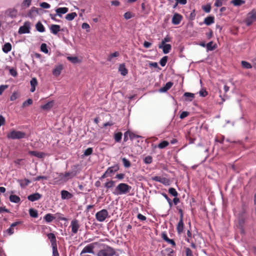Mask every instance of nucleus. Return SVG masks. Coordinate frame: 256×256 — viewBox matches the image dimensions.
Here are the masks:
<instances>
[{"label":"nucleus","instance_id":"37998d69","mask_svg":"<svg viewBox=\"0 0 256 256\" xmlns=\"http://www.w3.org/2000/svg\"><path fill=\"white\" fill-rule=\"evenodd\" d=\"M114 184L115 182L114 181L110 180L104 184V187L107 188H110L114 186Z\"/></svg>","mask_w":256,"mask_h":256},{"label":"nucleus","instance_id":"473e14b6","mask_svg":"<svg viewBox=\"0 0 256 256\" xmlns=\"http://www.w3.org/2000/svg\"><path fill=\"white\" fill-rule=\"evenodd\" d=\"M19 182L22 188H24L25 186H28L31 182L30 180L27 178L20 180Z\"/></svg>","mask_w":256,"mask_h":256},{"label":"nucleus","instance_id":"4be33fe9","mask_svg":"<svg viewBox=\"0 0 256 256\" xmlns=\"http://www.w3.org/2000/svg\"><path fill=\"white\" fill-rule=\"evenodd\" d=\"M184 224L183 222V220H180L177 226H176V230L178 234H181L184 230Z\"/></svg>","mask_w":256,"mask_h":256},{"label":"nucleus","instance_id":"9d476101","mask_svg":"<svg viewBox=\"0 0 256 256\" xmlns=\"http://www.w3.org/2000/svg\"><path fill=\"white\" fill-rule=\"evenodd\" d=\"M182 18V16L181 14L178 13H174L172 18V22L175 25L178 24L180 22Z\"/></svg>","mask_w":256,"mask_h":256},{"label":"nucleus","instance_id":"4d7b16f0","mask_svg":"<svg viewBox=\"0 0 256 256\" xmlns=\"http://www.w3.org/2000/svg\"><path fill=\"white\" fill-rule=\"evenodd\" d=\"M32 0H24L22 2V6L29 7L31 4Z\"/></svg>","mask_w":256,"mask_h":256},{"label":"nucleus","instance_id":"79ce46f5","mask_svg":"<svg viewBox=\"0 0 256 256\" xmlns=\"http://www.w3.org/2000/svg\"><path fill=\"white\" fill-rule=\"evenodd\" d=\"M168 193L174 197H176L178 193L176 190L174 188H170L168 190Z\"/></svg>","mask_w":256,"mask_h":256},{"label":"nucleus","instance_id":"cd10ccee","mask_svg":"<svg viewBox=\"0 0 256 256\" xmlns=\"http://www.w3.org/2000/svg\"><path fill=\"white\" fill-rule=\"evenodd\" d=\"M54 104V100L48 102L46 104L41 106L40 108L44 110H50L52 106Z\"/></svg>","mask_w":256,"mask_h":256},{"label":"nucleus","instance_id":"f8f14e48","mask_svg":"<svg viewBox=\"0 0 256 256\" xmlns=\"http://www.w3.org/2000/svg\"><path fill=\"white\" fill-rule=\"evenodd\" d=\"M64 68V66L62 64L56 65L54 68L52 70V73L54 76H58L60 75L62 70Z\"/></svg>","mask_w":256,"mask_h":256},{"label":"nucleus","instance_id":"39448f33","mask_svg":"<svg viewBox=\"0 0 256 256\" xmlns=\"http://www.w3.org/2000/svg\"><path fill=\"white\" fill-rule=\"evenodd\" d=\"M256 20V10H252L248 14V16L245 20L246 26H250Z\"/></svg>","mask_w":256,"mask_h":256},{"label":"nucleus","instance_id":"58836bf2","mask_svg":"<svg viewBox=\"0 0 256 256\" xmlns=\"http://www.w3.org/2000/svg\"><path fill=\"white\" fill-rule=\"evenodd\" d=\"M122 134L121 132H118L114 134V139L116 142H118L122 140Z\"/></svg>","mask_w":256,"mask_h":256},{"label":"nucleus","instance_id":"49530a36","mask_svg":"<svg viewBox=\"0 0 256 256\" xmlns=\"http://www.w3.org/2000/svg\"><path fill=\"white\" fill-rule=\"evenodd\" d=\"M120 54L118 52H115L111 54H110L107 58L108 61L110 62L112 60V58L118 56Z\"/></svg>","mask_w":256,"mask_h":256},{"label":"nucleus","instance_id":"4c0bfd02","mask_svg":"<svg viewBox=\"0 0 256 256\" xmlns=\"http://www.w3.org/2000/svg\"><path fill=\"white\" fill-rule=\"evenodd\" d=\"M241 64L244 68L250 69L252 68V65L250 62L245 60H242L241 62Z\"/></svg>","mask_w":256,"mask_h":256},{"label":"nucleus","instance_id":"ddd939ff","mask_svg":"<svg viewBox=\"0 0 256 256\" xmlns=\"http://www.w3.org/2000/svg\"><path fill=\"white\" fill-rule=\"evenodd\" d=\"M158 48L162 49V52L164 54H167L170 52L172 49V46L170 44H160L158 45Z\"/></svg>","mask_w":256,"mask_h":256},{"label":"nucleus","instance_id":"09e8293b","mask_svg":"<svg viewBox=\"0 0 256 256\" xmlns=\"http://www.w3.org/2000/svg\"><path fill=\"white\" fill-rule=\"evenodd\" d=\"M169 143L166 140H162L158 145L160 148H164L168 145Z\"/></svg>","mask_w":256,"mask_h":256},{"label":"nucleus","instance_id":"8fccbe9b","mask_svg":"<svg viewBox=\"0 0 256 256\" xmlns=\"http://www.w3.org/2000/svg\"><path fill=\"white\" fill-rule=\"evenodd\" d=\"M202 9L206 13H209L211 10V6L210 4H207L202 6Z\"/></svg>","mask_w":256,"mask_h":256},{"label":"nucleus","instance_id":"6e6d98bb","mask_svg":"<svg viewBox=\"0 0 256 256\" xmlns=\"http://www.w3.org/2000/svg\"><path fill=\"white\" fill-rule=\"evenodd\" d=\"M144 162L146 164H150L152 162V158L151 156H148L144 158Z\"/></svg>","mask_w":256,"mask_h":256},{"label":"nucleus","instance_id":"680f3d73","mask_svg":"<svg viewBox=\"0 0 256 256\" xmlns=\"http://www.w3.org/2000/svg\"><path fill=\"white\" fill-rule=\"evenodd\" d=\"M188 114L189 112H188L184 111L180 114V119H184L188 116Z\"/></svg>","mask_w":256,"mask_h":256},{"label":"nucleus","instance_id":"2eb2a0df","mask_svg":"<svg viewBox=\"0 0 256 256\" xmlns=\"http://www.w3.org/2000/svg\"><path fill=\"white\" fill-rule=\"evenodd\" d=\"M39 9L36 7H32L28 13V16L30 18L36 17L38 14Z\"/></svg>","mask_w":256,"mask_h":256},{"label":"nucleus","instance_id":"f3484780","mask_svg":"<svg viewBox=\"0 0 256 256\" xmlns=\"http://www.w3.org/2000/svg\"><path fill=\"white\" fill-rule=\"evenodd\" d=\"M68 10L66 7H60L56 10V14L60 18L62 17V14H66Z\"/></svg>","mask_w":256,"mask_h":256},{"label":"nucleus","instance_id":"0e129e2a","mask_svg":"<svg viewBox=\"0 0 256 256\" xmlns=\"http://www.w3.org/2000/svg\"><path fill=\"white\" fill-rule=\"evenodd\" d=\"M162 178L160 176H154L152 177V180L155 182H160Z\"/></svg>","mask_w":256,"mask_h":256},{"label":"nucleus","instance_id":"338daca9","mask_svg":"<svg viewBox=\"0 0 256 256\" xmlns=\"http://www.w3.org/2000/svg\"><path fill=\"white\" fill-rule=\"evenodd\" d=\"M199 94L200 96L202 97H205L208 95V93L206 90H201L199 92Z\"/></svg>","mask_w":256,"mask_h":256},{"label":"nucleus","instance_id":"a211bd4d","mask_svg":"<svg viewBox=\"0 0 256 256\" xmlns=\"http://www.w3.org/2000/svg\"><path fill=\"white\" fill-rule=\"evenodd\" d=\"M48 239L50 240L51 246L56 245V240L55 234L54 233L50 232L46 234Z\"/></svg>","mask_w":256,"mask_h":256},{"label":"nucleus","instance_id":"e2e57ef3","mask_svg":"<svg viewBox=\"0 0 256 256\" xmlns=\"http://www.w3.org/2000/svg\"><path fill=\"white\" fill-rule=\"evenodd\" d=\"M4 232H6L9 236H11L14 233V229L10 226L4 232Z\"/></svg>","mask_w":256,"mask_h":256},{"label":"nucleus","instance_id":"c756f323","mask_svg":"<svg viewBox=\"0 0 256 256\" xmlns=\"http://www.w3.org/2000/svg\"><path fill=\"white\" fill-rule=\"evenodd\" d=\"M56 218V217L54 216L53 214H47L44 216V219L46 220V222L50 223L53 220H54Z\"/></svg>","mask_w":256,"mask_h":256},{"label":"nucleus","instance_id":"f704fd0d","mask_svg":"<svg viewBox=\"0 0 256 256\" xmlns=\"http://www.w3.org/2000/svg\"><path fill=\"white\" fill-rule=\"evenodd\" d=\"M29 214L30 216L32 218H36L38 217V211L33 208H30Z\"/></svg>","mask_w":256,"mask_h":256},{"label":"nucleus","instance_id":"13d9d810","mask_svg":"<svg viewBox=\"0 0 256 256\" xmlns=\"http://www.w3.org/2000/svg\"><path fill=\"white\" fill-rule=\"evenodd\" d=\"M133 15L130 12H125L124 14V17L126 20H129L133 17Z\"/></svg>","mask_w":256,"mask_h":256},{"label":"nucleus","instance_id":"20e7f679","mask_svg":"<svg viewBox=\"0 0 256 256\" xmlns=\"http://www.w3.org/2000/svg\"><path fill=\"white\" fill-rule=\"evenodd\" d=\"M26 134L22 131L13 130L7 134V138L12 140H19L24 138Z\"/></svg>","mask_w":256,"mask_h":256},{"label":"nucleus","instance_id":"bb28decb","mask_svg":"<svg viewBox=\"0 0 256 256\" xmlns=\"http://www.w3.org/2000/svg\"><path fill=\"white\" fill-rule=\"evenodd\" d=\"M11 50L12 44L10 42H6L2 46V50L6 54H8Z\"/></svg>","mask_w":256,"mask_h":256},{"label":"nucleus","instance_id":"aec40b11","mask_svg":"<svg viewBox=\"0 0 256 256\" xmlns=\"http://www.w3.org/2000/svg\"><path fill=\"white\" fill-rule=\"evenodd\" d=\"M94 246L92 244H89L86 246L82 250L81 254L84 253H90L93 254L94 253Z\"/></svg>","mask_w":256,"mask_h":256},{"label":"nucleus","instance_id":"bf43d9fd","mask_svg":"<svg viewBox=\"0 0 256 256\" xmlns=\"http://www.w3.org/2000/svg\"><path fill=\"white\" fill-rule=\"evenodd\" d=\"M10 74L14 77L16 76L18 74L17 72L14 68H10L9 70Z\"/></svg>","mask_w":256,"mask_h":256},{"label":"nucleus","instance_id":"a878e982","mask_svg":"<svg viewBox=\"0 0 256 256\" xmlns=\"http://www.w3.org/2000/svg\"><path fill=\"white\" fill-rule=\"evenodd\" d=\"M9 200L10 202L15 204L19 203L20 202V198L15 194H10L9 197Z\"/></svg>","mask_w":256,"mask_h":256},{"label":"nucleus","instance_id":"3c124183","mask_svg":"<svg viewBox=\"0 0 256 256\" xmlns=\"http://www.w3.org/2000/svg\"><path fill=\"white\" fill-rule=\"evenodd\" d=\"M172 41V38L168 36L167 35L164 38H163L160 44H164L166 42H170Z\"/></svg>","mask_w":256,"mask_h":256},{"label":"nucleus","instance_id":"de8ad7c7","mask_svg":"<svg viewBox=\"0 0 256 256\" xmlns=\"http://www.w3.org/2000/svg\"><path fill=\"white\" fill-rule=\"evenodd\" d=\"M168 57L167 56H163L160 60V64L162 66H164L167 62Z\"/></svg>","mask_w":256,"mask_h":256},{"label":"nucleus","instance_id":"e433bc0d","mask_svg":"<svg viewBox=\"0 0 256 256\" xmlns=\"http://www.w3.org/2000/svg\"><path fill=\"white\" fill-rule=\"evenodd\" d=\"M230 3L233 4L234 6H238L245 3L244 0H232Z\"/></svg>","mask_w":256,"mask_h":256},{"label":"nucleus","instance_id":"4468645a","mask_svg":"<svg viewBox=\"0 0 256 256\" xmlns=\"http://www.w3.org/2000/svg\"><path fill=\"white\" fill-rule=\"evenodd\" d=\"M42 196L38 192H35L28 196V200L34 202L42 198Z\"/></svg>","mask_w":256,"mask_h":256},{"label":"nucleus","instance_id":"864d4df0","mask_svg":"<svg viewBox=\"0 0 256 256\" xmlns=\"http://www.w3.org/2000/svg\"><path fill=\"white\" fill-rule=\"evenodd\" d=\"M52 249L53 256H59L57 248V244L52 246Z\"/></svg>","mask_w":256,"mask_h":256},{"label":"nucleus","instance_id":"ea45409f","mask_svg":"<svg viewBox=\"0 0 256 256\" xmlns=\"http://www.w3.org/2000/svg\"><path fill=\"white\" fill-rule=\"evenodd\" d=\"M67 59L72 64H77L80 62V60L76 56H68Z\"/></svg>","mask_w":256,"mask_h":256},{"label":"nucleus","instance_id":"052dcab7","mask_svg":"<svg viewBox=\"0 0 256 256\" xmlns=\"http://www.w3.org/2000/svg\"><path fill=\"white\" fill-rule=\"evenodd\" d=\"M40 6L44 8H49L50 6L48 2H42L40 4Z\"/></svg>","mask_w":256,"mask_h":256},{"label":"nucleus","instance_id":"a19ab883","mask_svg":"<svg viewBox=\"0 0 256 256\" xmlns=\"http://www.w3.org/2000/svg\"><path fill=\"white\" fill-rule=\"evenodd\" d=\"M122 161L123 162L124 166L126 168H130L131 166V163L126 158H122Z\"/></svg>","mask_w":256,"mask_h":256},{"label":"nucleus","instance_id":"c85d7f7f","mask_svg":"<svg viewBox=\"0 0 256 256\" xmlns=\"http://www.w3.org/2000/svg\"><path fill=\"white\" fill-rule=\"evenodd\" d=\"M216 44H213V42L210 41L206 44V52L212 51L216 48Z\"/></svg>","mask_w":256,"mask_h":256},{"label":"nucleus","instance_id":"f257e3e1","mask_svg":"<svg viewBox=\"0 0 256 256\" xmlns=\"http://www.w3.org/2000/svg\"><path fill=\"white\" fill-rule=\"evenodd\" d=\"M80 166L78 164L73 165L71 166V170L66 172L64 174L60 173V176L62 180H68L76 176L80 173Z\"/></svg>","mask_w":256,"mask_h":256},{"label":"nucleus","instance_id":"c03bdc74","mask_svg":"<svg viewBox=\"0 0 256 256\" xmlns=\"http://www.w3.org/2000/svg\"><path fill=\"white\" fill-rule=\"evenodd\" d=\"M184 96L188 98L187 100L192 101V98H194V94L192 93L186 92L184 94Z\"/></svg>","mask_w":256,"mask_h":256},{"label":"nucleus","instance_id":"7ed1b4c3","mask_svg":"<svg viewBox=\"0 0 256 256\" xmlns=\"http://www.w3.org/2000/svg\"><path fill=\"white\" fill-rule=\"evenodd\" d=\"M116 254V251L114 248L106 246L102 249L100 250L98 252V256H114Z\"/></svg>","mask_w":256,"mask_h":256},{"label":"nucleus","instance_id":"dca6fc26","mask_svg":"<svg viewBox=\"0 0 256 256\" xmlns=\"http://www.w3.org/2000/svg\"><path fill=\"white\" fill-rule=\"evenodd\" d=\"M61 198L62 200H70L73 196L72 194L66 190H62L60 192Z\"/></svg>","mask_w":256,"mask_h":256},{"label":"nucleus","instance_id":"603ef678","mask_svg":"<svg viewBox=\"0 0 256 256\" xmlns=\"http://www.w3.org/2000/svg\"><path fill=\"white\" fill-rule=\"evenodd\" d=\"M32 104V98H28L27 100L24 101L22 104V107L24 108L26 106H30Z\"/></svg>","mask_w":256,"mask_h":256},{"label":"nucleus","instance_id":"774afa93","mask_svg":"<svg viewBox=\"0 0 256 256\" xmlns=\"http://www.w3.org/2000/svg\"><path fill=\"white\" fill-rule=\"evenodd\" d=\"M137 218L138 220L142 221L146 220V217L142 215L140 213L138 214L137 215Z\"/></svg>","mask_w":256,"mask_h":256},{"label":"nucleus","instance_id":"c9c22d12","mask_svg":"<svg viewBox=\"0 0 256 256\" xmlns=\"http://www.w3.org/2000/svg\"><path fill=\"white\" fill-rule=\"evenodd\" d=\"M93 152V148H86L82 155V157L83 158L84 156H89L92 154Z\"/></svg>","mask_w":256,"mask_h":256},{"label":"nucleus","instance_id":"0eeeda50","mask_svg":"<svg viewBox=\"0 0 256 256\" xmlns=\"http://www.w3.org/2000/svg\"><path fill=\"white\" fill-rule=\"evenodd\" d=\"M30 24H31L30 22H25L23 26L20 27L18 33L20 34L30 33Z\"/></svg>","mask_w":256,"mask_h":256},{"label":"nucleus","instance_id":"423d86ee","mask_svg":"<svg viewBox=\"0 0 256 256\" xmlns=\"http://www.w3.org/2000/svg\"><path fill=\"white\" fill-rule=\"evenodd\" d=\"M108 212L106 209H102L98 212L96 214V218L99 222H102L104 221L106 218L108 216Z\"/></svg>","mask_w":256,"mask_h":256},{"label":"nucleus","instance_id":"f03ea898","mask_svg":"<svg viewBox=\"0 0 256 256\" xmlns=\"http://www.w3.org/2000/svg\"><path fill=\"white\" fill-rule=\"evenodd\" d=\"M132 189L131 186L126 183H120L115 188L112 194L115 196L126 194Z\"/></svg>","mask_w":256,"mask_h":256},{"label":"nucleus","instance_id":"7c9ffc66","mask_svg":"<svg viewBox=\"0 0 256 256\" xmlns=\"http://www.w3.org/2000/svg\"><path fill=\"white\" fill-rule=\"evenodd\" d=\"M36 30L40 32H45V28L40 22H38L36 24Z\"/></svg>","mask_w":256,"mask_h":256},{"label":"nucleus","instance_id":"69168bd1","mask_svg":"<svg viewBox=\"0 0 256 256\" xmlns=\"http://www.w3.org/2000/svg\"><path fill=\"white\" fill-rule=\"evenodd\" d=\"M186 256H194L192 250L188 248H186Z\"/></svg>","mask_w":256,"mask_h":256},{"label":"nucleus","instance_id":"6ab92c4d","mask_svg":"<svg viewBox=\"0 0 256 256\" xmlns=\"http://www.w3.org/2000/svg\"><path fill=\"white\" fill-rule=\"evenodd\" d=\"M173 85V82H167L166 84L162 87L159 90L160 92H165L170 89Z\"/></svg>","mask_w":256,"mask_h":256},{"label":"nucleus","instance_id":"a18cd8bd","mask_svg":"<svg viewBox=\"0 0 256 256\" xmlns=\"http://www.w3.org/2000/svg\"><path fill=\"white\" fill-rule=\"evenodd\" d=\"M40 50L44 54H48V50L47 45L45 43H42L40 46Z\"/></svg>","mask_w":256,"mask_h":256},{"label":"nucleus","instance_id":"412c9836","mask_svg":"<svg viewBox=\"0 0 256 256\" xmlns=\"http://www.w3.org/2000/svg\"><path fill=\"white\" fill-rule=\"evenodd\" d=\"M214 22V17L213 16H208L206 17L204 21V23L206 26H210Z\"/></svg>","mask_w":256,"mask_h":256},{"label":"nucleus","instance_id":"2f4dec72","mask_svg":"<svg viewBox=\"0 0 256 256\" xmlns=\"http://www.w3.org/2000/svg\"><path fill=\"white\" fill-rule=\"evenodd\" d=\"M77 16V14L75 12H72L71 13H69L66 16V19L68 21L72 20L76 16Z\"/></svg>","mask_w":256,"mask_h":256},{"label":"nucleus","instance_id":"5fc2aeb1","mask_svg":"<svg viewBox=\"0 0 256 256\" xmlns=\"http://www.w3.org/2000/svg\"><path fill=\"white\" fill-rule=\"evenodd\" d=\"M56 216V217L58 218V220H64V221H66L67 218L65 217H64V215L60 213L57 212L55 214Z\"/></svg>","mask_w":256,"mask_h":256},{"label":"nucleus","instance_id":"393cba45","mask_svg":"<svg viewBox=\"0 0 256 256\" xmlns=\"http://www.w3.org/2000/svg\"><path fill=\"white\" fill-rule=\"evenodd\" d=\"M118 70L123 76H126L128 72V70L126 68L124 64H120Z\"/></svg>","mask_w":256,"mask_h":256},{"label":"nucleus","instance_id":"72a5a7b5","mask_svg":"<svg viewBox=\"0 0 256 256\" xmlns=\"http://www.w3.org/2000/svg\"><path fill=\"white\" fill-rule=\"evenodd\" d=\"M128 134H130V138L134 139L135 138H139L140 136L138 135L135 136L134 134H130L128 132H126L124 134V141L126 142L128 140Z\"/></svg>","mask_w":256,"mask_h":256},{"label":"nucleus","instance_id":"6e6552de","mask_svg":"<svg viewBox=\"0 0 256 256\" xmlns=\"http://www.w3.org/2000/svg\"><path fill=\"white\" fill-rule=\"evenodd\" d=\"M70 226L72 227V232L73 234L77 233L78 230L80 228L78 221L76 219L72 220L70 222Z\"/></svg>","mask_w":256,"mask_h":256},{"label":"nucleus","instance_id":"5701e85b","mask_svg":"<svg viewBox=\"0 0 256 256\" xmlns=\"http://www.w3.org/2000/svg\"><path fill=\"white\" fill-rule=\"evenodd\" d=\"M28 154L31 156H33L38 158H43L45 156L44 153L35 150L29 151Z\"/></svg>","mask_w":256,"mask_h":256},{"label":"nucleus","instance_id":"9b49d317","mask_svg":"<svg viewBox=\"0 0 256 256\" xmlns=\"http://www.w3.org/2000/svg\"><path fill=\"white\" fill-rule=\"evenodd\" d=\"M50 32L54 35H56L60 31H63V29L60 28V26L58 24H52L50 27Z\"/></svg>","mask_w":256,"mask_h":256},{"label":"nucleus","instance_id":"1a4fd4ad","mask_svg":"<svg viewBox=\"0 0 256 256\" xmlns=\"http://www.w3.org/2000/svg\"><path fill=\"white\" fill-rule=\"evenodd\" d=\"M119 170V166L118 164H114L113 166L109 167L106 171V173L108 174V176H112V175L115 172L118 171Z\"/></svg>","mask_w":256,"mask_h":256},{"label":"nucleus","instance_id":"b1692460","mask_svg":"<svg viewBox=\"0 0 256 256\" xmlns=\"http://www.w3.org/2000/svg\"><path fill=\"white\" fill-rule=\"evenodd\" d=\"M30 86H31L30 89V92H33L35 91L36 86L38 84V82H37L36 78H32L30 81Z\"/></svg>","mask_w":256,"mask_h":256}]
</instances>
